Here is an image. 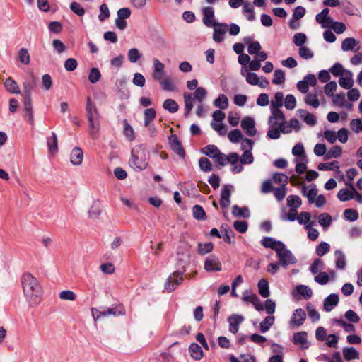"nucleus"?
<instances>
[{
  "label": "nucleus",
  "instance_id": "nucleus-8",
  "mask_svg": "<svg viewBox=\"0 0 362 362\" xmlns=\"http://www.w3.org/2000/svg\"><path fill=\"white\" fill-rule=\"evenodd\" d=\"M277 129H268L267 136L270 139H278L281 136V133L288 134L292 132V127L289 123H287L286 119Z\"/></svg>",
  "mask_w": 362,
  "mask_h": 362
},
{
  "label": "nucleus",
  "instance_id": "nucleus-64",
  "mask_svg": "<svg viewBox=\"0 0 362 362\" xmlns=\"http://www.w3.org/2000/svg\"><path fill=\"white\" fill-rule=\"evenodd\" d=\"M199 165L202 171L209 172L212 170V165L210 160L206 157H202L199 159Z\"/></svg>",
  "mask_w": 362,
  "mask_h": 362
},
{
  "label": "nucleus",
  "instance_id": "nucleus-25",
  "mask_svg": "<svg viewBox=\"0 0 362 362\" xmlns=\"http://www.w3.org/2000/svg\"><path fill=\"white\" fill-rule=\"evenodd\" d=\"M47 144L49 151L52 154H54L58 151L57 136L54 132H52L50 136L47 138Z\"/></svg>",
  "mask_w": 362,
  "mask_h": 362
},
{
  "label": "nucleus",
  "instance_id": "nucleus-52",
  "mask_svg": "<svg viewBox=\"0 0 362 362\" xmlns=\"http://www.w3.org/2000/svg\"><path fill=\"white\" fill-rule=\"evenodd\" d=\"M228 137L232 143H238L240 140L243 139V134L238 129L231 130L228 133Z\"/></svg>",
  "mask_w": 362,
  "mask_h": 362
},
{
  "label": "nucleus",
  "instance_id": "nucleus-62",
  "mask_svg": "<svg viewBox=\"0 0 362 362\" xmlns=\"http://www.w3.org/2000/svg\"><path fill=\"white\" fill-rule=\"evenodd\" d=\"M285 81V74L284 72L281 69H276L274 74V78L272 79V83L274 84L279 85L284 82Z\"/></svg>",
  "mask_w": 362,
  "mask_h": 362
},
{
  "label": "nucleus",
  "instance_id": "nucleus-7",
  "mask_svg": "<svg viewBox=\"0 0 362 362\" xmlns=\"http://www.w3.org/2000/svg\"><path fill=\"white\" fill-rule=\"evenodd\" d=\"M183 281V272H175L168 276L164 287L168 292L173 291Z\"/></svg>",
  "mask_w": 362,
  "mask_h": 362
},
{
  "label": "nucleus",
  "instance_id": "nucleus-28",
  "mask_svg": "<svg viewBox=\"0 0 362 362\" xmlns=\"http://www.w3.org/2000/svg\"><path fill=\"white\" fill-rule=\"evenodd\" d=\"M305 103L314 108H317L320 106V101L317 98V91L316 89L314 93H309L306 95Z\"/></svg>",
  "mask_w": 362,
  "mask_h": 362
},
{
  "label": "nucleus",
  "instance_id": "nucleus-6",
  "mask_svg": "<svg viewBox=\"0 0 362 362\" xmlns=\"http://www.w3.org/2000/svg\"><path fill=\"white\" fill-rule=\"evenodd\" d=\"M276 255L278 257L279 263L284 268H287L290 264H294L297 262V260L292 252L287 248L286 245L284 247H279L276 249Z\"/></svg>",
  "mask_w": 362,
  "mask_h": 362
},
{
  "label": "nucleus",
  "instance_id": "nucleus-32",
  "mask_svg": "<svg viewBox=\"0 0 362 362\" xmlns=\"http://www.w3.org/2000/svg\"><path fill=\"white\" fill-rule=\"evenodd\" d=\"M232 214L236 217H250V211L247 206L243 208L239 207L238 205H234L232 208Z\"/></svg>",
  "mask_w": 362,
  "mask_h": 362
},
{
  "label": "nucleus",
  "instance_id": "nucleus-43",
  "mask_svg": "<svg viewBox=\"0 0 362 362\" xmlns=\"http://www.w3.org/2000/svg\"><path fill=\"white\" fill-rule=\"evenodd\" d=\"M317 168L320 170H338L339 165L337 160L331 163H321L318 165Z\"/></svg>",
  "mask_w": 362,
  "mask_h": 362
},
{
  "label": "nucleus",
  "instance_id": "nucleus-24",
  "mask_svg": "<svg viewBox=\"0 0 362 362\" xmlns=\"http://www.w3.org/2000/svg\"><path fill=\"white\" fill-rule=\"evenodd\" d=\"M183 97L185 101L184 116L185 117H187L193 108L192 102L194 100V98H193L192 94L189 93H185L183 94Z\"/></svg>",
  "mask_w": 362,
  "mask_h": 362
},
{
  "label": "nucleus",
  "instance_id": "nucleus-38",
  "mask_svg": "<svg viewBox=\"0 0 362 362\" xmlns=\"http://www.w3.org/2000/svg\"><path fill=\"white\" fill-rule=\"evenodd\" d=\"M243 12L248 21H253L255 19L254 8L250 2L246 1L243 4Z\"/></svg>",
  "mask_w": 362,
  "mask_h": 362
},
{
  "label": "nucleus",
  "instance_id": "nucleus-31",
  "mask_svg": "<svg viewBox=\"0 0 362 362\" xmlns=\"http://www.w3.org/2000/svg\"><path fill=\"white\" fill-rule=\"evenodd\" d=\"M201 152L205 156L214 159L216 156V154H218L220 152V150L216 146L210 144L203 148L201 150Z\"/></svg>",
  "mask_w": 362,
  "mask_h": 362
},
{
  "label": "nucleus",
  "instance_id": "nucleus-9",
  "mask_svg": "<svg viewBox=\"0 0 362 362\" xmlns=\"http://www.w3.org/2000/svg\"><path fill=\"white\" fill-rule=\"evenodd\" d=\"M271 115L268 119V129H277L282 124L284 120L286 119L284 112L281 110H270Z\"/></svg>",
  "mask_w": 362,
  "mask_h": 362
},
{
  "label": "nucleus",
  "instance_id": "nucleus-2",
  "mask_svg": "<svg viewBox=\"0 0 362 362\" xmlns=\"http://www.w3.org/2000/svg\"><path fill=\"white\" fill-rule=\"evenodd\" d=\"M36 86L35 78L33 75L31 76V80L24 81L23 86V110L25 112L24 115L26 119L30 124L34 123L33 108L32 104V92Z\"/></svg>",
  "mask_w": 362,
  "mask_h": 362
},
{
  "label": "nucleus",
  "instance_id": "nucleus-27",
  "mask_svg": "<svg viewBox=\"0 0 362 362\" xmlns=\"http://www.w3.org/2000/svg\"><path fill=\"white\" fill-rule=\"evenodd\" d=\"M191 356L195 360H200L203 357L202 347L197 343H192L189 347Z\"/></svg>",
  "mask_w": 362,
  "mask_h": 362
},
{
  "label": "nucleus",
  "instance_id": "nucleus-4",
  "mask_svg": "<svg viewBox=\"0 0 362 362\" xmlns=\"http://www.w3.org/2000/svg\"><path fill=\"white\" fill-rule=\"evenodd\" d=\"M86 110L89 124L88 132L92 136H94L100 129L99 113L90 97L87 98Z\"/></svg>",
  "mask_w": 362,
  "mask_h": 362
},
{
  "label": "nucleus",
  "instance_id": "nucleus-11",
  "mask_svg": "<svg viewBox=\"0 0 362 362\" xmlns=\"http://www.w3.org/2000/svg\"><path fill=\"white\" fill-rule=\"evenodd\" d=\"M233 189V186L231 185H225L223 186L221 192L220 205L223 209H227L230 204L231 192Z\"/></svg>",
  "mask_w": 362,
  "mask_h": 362
},
{
  "label": "nucleus",
  "instance_id": "nucleus-13",
  "mask_svg": "<svg viewBox=\"0 0 362 362\" xmlns=\"http://www.w3.org/2000/svg\"><path fill=\"white\" fill-rule=\"evenodd\" d=\"M169 143L171 149L180 158H184L185 157V149L179 140L178 137L175 134H172L169 136Z\"/></svg>",
  "mask_w": 362,
  "mask_h": 362
},
{
  "label": "nucleus",
  "instance_id": "nucleus-53",
  "mask_svg": "<svg viewBox=\"0 0 362 362\" xmlns=\"http://www.w3.org/2000/svg\"><path fill=\"white\" fill-rule=\"evenodd\" d=\"M221 232H223V234L221 235V238H223L226 243L230 244L232 243L231 237L234 238L235 236L234 232L228 227L224 228L223 226H221Z\"/></svg>",
  "mask_w": 362,
  "mask_h": 362
},
{
  "label": "nucleus",
  "instance_id": "nucleus-46",
  "mask_svg": "<svg viewBox=\"0 0 362 362\" xmlns=\"http://www.w3.org/2000/svg\"><path fill=\"white\" fill-rule=\"evenodd\" d=\"M197 247H198L197 252L200 255H204L207 253H209L210 252H211L213 250L214 245L212 243H206L204 244L199 243Z\"/></svg>",
  "mask_w": 362,
  "mask_h": 362
},
{
  "label": "nucleus",
  "instance_id": "nucleus-1",
  "mask_svg": "<svg viewBox=\"0 0 362 362\" xmlns=\"http://www.w3.org/2000/svg\"><path fill=\"white\" fill-rule=\"evenodd\" d=\"M24 295L31 306L37 305L41 300L42 289L37 279L30 273H25L21 277Z\"/></svg>",
  "mask_w": 362,
  "mask_h": 362
},
{
  "label": "nucleus",
  "instance_id": "nucleus-56",
  "mask_svg": "<svg viewBox=\"0 0 362 362\" xmlns=\"http://www.w3.org/2000/svg\"><path fill=\"white\" fill-rule=\"evenodd\" d=\"M337 84L335 81H329L324 86L325 93L328 97H332V96H334V92L337 90Z\"/></svg>",
  "mask_w": 362,
  "mask_h": 362
},
{
  "label": "nucleus",
  "instance_id": "nucleus-44",
  "mask_svg": "<svg viewBox=\"0 0 362 362\" xmlns=\"http://www.w3.org/2000/svg\"><path fill=\"white\" fill-rule=\"evenodd\" d=\"M160 81V87L163 90L167 91H175L176 86L170 78H165Z\"/></svg>",
  "mask_w": 362,
  "mask_h": 362
},
{
  "label": "nucleus",
  "instance_id": "nucleus-17",
  "mask_svg": "<svg viewBox=\"0 0 362 362\" xmlns=\"http://www.w3.org/2000/svg\"><path fill=\"white\" fill-rule=\"evenodd\" d=\"M353 73L350 71H344L339 79V86L344 89H350L354 86Z\"/></svg>",
  "mask_w": 362,
  "mask_h": 362
},
{
  "label": "nucleus",
  "instance_id": "nucleus-57",
  "mask_svg": "<svg viewBox=\"0 0 362 362\" xmlns=\"http://www.w3.org/2000/svg\"><path fill=\"white\" fill-rule=\"evenodd\" d=\"M307 341V333L304 331L296 332L293 334V342L294 344H303Z\"/></svg>",
  "mask_w": 362,
  "mask_h": 362
},
{
  "label": "nucleus",
  "instance_id": "nucleus-16",
  "mask_svg": "<svg viewBox=\"0 0 362 362\" xmlns=\"http://www.w3.org/2000/svg\"><path fill=\"white\" fill-rule=\"evenodd\" d=\"M245 317L238 314H233L228 318L229 323V331L233 334H236L239 329V325L244 321Z\"/></svg>",
  "mask_w": 362,
  "mask_h": 362
},
{
  "label": "nucleus",
  "instance_id": "nucleus-40",
  "mask_svg": "<svg viewBox=\"0 0 362 362\" xmlns=\"http://www.w3.org/2000/svg\"><path fill=\"white\" fill-rule=\"evenodd\" d=\"M214 104L216 107L221 110H226L228 106V100L226 95L220 94L219 96L214 101Z\"/></svg>",
  "mask_w": 362,
  "mask_h": 362
},
{
  "label": "nucleus",
  "instance_id": "nucleus-48",
  "mask_svg": "<svg viewBox=\"0 0 362 362\" xmlns=\"http://www.w3.org/2000/svg\"><path fill=\"white\" fill-rule=\"evenodd\" d=\"M324 263L320 258H316L313 260L312 264L310 267V271L313 274H316L319 271L323 269Z\"/></svg>",
  "mask_w": 362,
  "mask_h": 362
},
{
  "label": "nucleus",
  "instance_id": "nucleus-22",
  "mask_svg": "<svg viewBox=\"0 0 362 362\" xmlns=\"http://www.w3.org/2000/svg\"><path fill=\"white\" fill-rule=\"evenodd\" d=\"M83 158V153L81 148L75 147L71 151L70 154V161L74 165H79L81 164Z\"/></svg>",
  "mask_w": 362,
  "mask_h": 362
},
{
  "label": "nucleus",
  "instance_id": "nucleus-61",
  "mask_svg": "<svg viewBox=\"0 0 362 362\" xmlns=\"http://www.w3.org/2000/svg\"><path fill=\"white\" fill-rule=\"evenodd\" d=\"M273 180L276 183L281 184V187H286L288 177L286 174L276 173L273 175Z\"/></svg>",
  "mask_w": 362,
  "mask_h": 362
},
{
  "label": "nucleus",
  "instance_id": "nucleus-20",
  "mask_svg": "<svg viewBox=\"0 0 362 362\" xmlns=\"http://www.w3.org/2000/svg\"><path fill=\"white\" fill-rule=\"evenodd\" d=\"M203 22L207 27H212L216 22L214 21V11L211 6L203 8Z\"/></svg>",
  "mask_w": 362,
  "mask_h": 362
},
{
  "label": "nucleus",
  "instance_id": "nucleus-12",
  "mask_svg": "<svg viewBox=\"0 0 362 362\" xmlns=\"http://www.w3.org/2000/svg\"><path fill=\"white\" fill-rule=\"evenodd\" d=\"M241 128L245 131V134L249 136H254L257 134L255 128V122L252 117H246L241 121Z\"/></svg>",
  "mask_w": 362,
  "mask_h": 362
},
{
  "label": "nucleus",
  "instance_id": "nucleus-37",
  "mask_svg": "<svg viewBox=\"0 0 362 362\" xmlns=\"http://www.w3.org/2000/svg\"><path fill=\"white\" fill-rule=\"evenodd\" d=\"M144 124L145 127H148L149 124L153 121L156 116V112L153 108H147L144 112Z\"/></svg>",
  "mask_w": 362,
  "mask_h": 362
},
{
  "label": "nucleus",
  "instance_id": "nucleus-26",
  "mask_svg": "<svg viewBox=\"0 0 362 362\" xmlns=\"http://www.w3.org/2000/svg\"><path fill=\"white\" fill-rule=\"evenodd\" d=\"M5 88L7 91L13 94H19L21 90L17 83L12 78H8L4 83Z\"/></svg>",
  "mask_w": 362,
  "mask_h": 362
},
{
  "label": "nucleus",
  "instance_id": "nucleus-59",
  "mask_svg": "<svg viewBox=\"0 0 362 362\" xmlns=\"http://www.w3.org/2000/svg\"><path fill=\"white\" fill-rule=\"evenodd\" d=\"M329 12V8H326L322 9V11L316 15L315 20L318 23H324L325 21H329L331 22V17L328 16Z\"/></svg>",
  "mask_w": 362,
  "mask_h": 362
},
{
  "label": "nucleus",
  "instance_id": "nucleus-54",
  "mask_svg": "<svg viewBox=\"0 0 362 362\" xmlns=\"http://www.w3.org/2000/svg\"><path fill=\"white\" fill-rule=\"evenodd\" d=\"M296 291L299 295L303 296L305 299H309L313 295L312 290L305 285L298 286Z\"/></svg>",
  "mask_w": 362,
  "mask_h": 362
},
{
  "label": "nucleus",
  "instance_id": "nucleus-23",
  "mask_svg": "<svg viewBox=\"0 0 362 362\" xmlns=\"http://www.w3.org/2000/svg\"><path fill=\"white\" fill-rule=\"evenodd\" d=\"M311 214L309 212H301L298 216L297 221L299 224L304 225L305 228H310L313 227L315 223L310 221Z\"/></svg>",
  "mask_w": 362,
  "mask_h": 362
},
{
  "label": "nucleus",
  "instance_id": "nucleus-63",
  "mask_svg": "<svg viewBox=\"0 0 362 362\" xmlns=\"http://www.w3.org/2000/svg\"><path fill=\"white\" fill-rule=\"evenodd\" d=\"M101 77L100 72L98 68L93 67L90 70L88 80L91 83H97Z\"/></svg>",
  "mask_w": 362,
  "mask_h": 362
},
{
  "label": "nucleus",
  "instance_id": "nucleus-30",
  "mask_svg": "<svg viewBox=\"0 0 362 362\" xmlns=\"http://www.w3.org/2000/svg\"><path fill=\"white\" fill-rule=\"evenodd\" d=\"M357 44V41L354 37H347L341 42V49L344 52L350 50L356 52L358 49L354 50V47Z\"/></svg>",
  "mask_w": 362,
  "mask_h": 362
},
{
  "label": "nucleus",
  "instance_id": "nucleus-5",
  "mask_svg": "<svg viewBox=\"0 0 362 362\" xmlns=\"http://www.w3.org/2000/svg\"><path fill=\"white\" fill-rule=\"evenodd\" d=\"M91 313L94 320H98L100 317H105L109 315H113L115 317L123 316L126 314V310L122 304H118L103 311H101L98 308H92Z\"/></svg>",
  "mask_w": 362,
  "mask_h": 362
},
{
  "label": "nucleus",
  "instance_id": "nucleus-47",
  "mask_svg": "<svg viewBox=\"0 0 362 362\" xmlns=\"http://www.w3.org/2000/svg\"><path fill=\"white\" fill-rule=\"evenodd\" d=\"M319 223L324 228L325 230L329 227L332 222V216L327 213H322L319 216Z\"/></svg>",
  "mask_w": 362,
  "mask_h": 362
},
{
  "label": "nucleus",
  "instance_id": "nucleus-29",
  "mask_svg": "<svg viewBox=\"0 0 362 362\" xmlns=\"http://www.w3.org/2000/svg\"><path fill=\"white\" fill-rule=\"evenodd\" d=\"M257 286H258L259 293L263 298H267L269 296L270 292H269V283L265 279H260L258 282Z\"/></svg>",
  "mask_w": 362,
  "mask_h": 362
},
{
  "label": "nucleus",
  "instance_id": "nucleus-49",
  "mask_svg": "<svg viewBox=\"0 0 362 362\" xmlns=\"http://www.w3.org/2000/svg\"><path fill=\"white\" fill-rule=\"evenodd\" d=\"M349 69H346L343 67L342 64L339 62H336L331 68H329V71L334 76H341L344 74V71H348Z\"/></svg>",
  "mask_w": 362,
  "mask_h": 362
},
{
  "label": "nucleus",
  "instance_id": "nucleus-10",
  "mask_svg": "<svg viewBox=\"0 0 362 362\" xmlns=\"http://www.w3.org/2000/svg\"><path fill=\"white\" fill-rule=\"evenodd\" d=\"M214 27L213 40L216 42L223 41V35L228 31V25L223 23H216L212 25Z\"/></svg>",
  "mask_w": 362,
  "mask_h": 362
},
{
  "label": "nucleus",
  "instance_id": "nucleus-36",
  "mask_svg": "<svg viewBox=\"0 0 362 362\" xmlns=\"http://www.w3.org/2000/svg\"><path fill=\"white\" fill-rule=\"evenodd\" d=\"M343 355L346 361L358 358L359 354L354 347H346L343 349Z\"/></svg>",
  "mask_w": 362,
  "mask_h": 362
},
{
  "label": "nucleus",
  "instance_id": "nucleus-42",
  "mask_svg": "<svg viewBox=\"0 0 362 362\" xmlns=\"http://www.w3.org/2000/svg\"><path fill=\"white\" fill-rule=\"evenodd\" d=\"M337 197L341 202L349 201L354 198V191L342 189L338 192Z\"/></svg>",
  "mask_w": 362,
  "mask_h": 362
},
{
  "label": "nucleus",
  "instance_id": "nucleus-14",
  "mask_svg": "<svg viewBox=\"0 0 362 362\" xmlns=\"http://www.w3.org/2000/svg\"><path fill=\"white\" fill-rule=\"evenodd\" d=\"M204 269L207 272L221 271V264L219 259L214 255H209L204 262Z\"/></svg>",
  "mask_w": 362,
  "mask_h": 362
},
{
  "label": "nucleus",
  "instance_id": "nucleus-50",
  "mask_svg": "<svg viewBox=\"0 0 362 362\" xmlns=\"http://www.w3.org/2000/svg\"><path fill=\"white\" fill-rule=\"evenodd\" d=\"M298 112L305 113V115H300V117L307 124L313 126L316 124L317 119L313 114L306 112L304 110H298Z\"/></svg>",
  "mask_w": 362,
  "mask_h": 362
},
{
  "label": "nucleus",
  "instance_id": "nucleus-58",
  "mask_svg": "<svg viewBox=\"0 0 362 362\" xmlns=\"http://www.w3.org/2000/svg\"><path fill=\"white\" fill-rule=\"evenodd\" d=\"M19 61L25 64L28 65L30 63V54L28 53V51L25 48H21L18 51V53Z\"/></svg>",
  "mask_w": 362,
  "mask_h": 362
},
{
  "label": "nucleus",
  "instance_id": "nucleus-15",
  "mask_svg": "<svg viewBox=\"0 0 362 362\" xmlns=\"http://www.w3.org/2000/svg\"><path fill=\"white\" fill-rule=\"evenodd\" d=\"M305 318V311L302 308H298L294 310L292 315L290 325L292 327H300L304 323Z\"/></svg>",
  "mask_w": 362,
  "mask_h": 362
},
{
  "label": "nucleus",
  "instance_id": "nucleus-55",
  "mask_svg": "<svg viewBox=\"0 0 362 362\" xmlns=\"http://www.w3.org/2000/svg\"><path fill=\"white\" fill-rule=\"evenodd\" d=\"M308 313V316L310 318L311 321L313 322H317L320 318V315L317 310H315V308L310 303H308L306 307Z\"/></svg>",
  "mask_w": 362,
  "mask_h": 362
},
{
  "label": "nucleus",
  "instance_id": "nucleus-18",
  "mask_svg": "<svg viewBox=\"0 0 362 362\" xmlns=\"http://www.w3.org/2000/svg\"><path fill=\"white\" fill-rule=\"evenodd\" d=\"M339 298L337 294L332 293L329 295L323 303V307L325 311L330 312L339 303Z\"/></svg>",
  "mask_w": 362,
  "mask_h": 362
},
{
  "label": "nucleus",
  "instance_id": "nucleus-21",
  "mask_svg": "<svg viewBox=\"0 0 362 362\" xmlns=\"http://www.w3.org/2000/svg\"><path fill=\"white\" fill-rule=\"evenodd\" d=\"M262 245L266 248H271L276 251L279 247H284V243L280 240H276L272 237H264L261 240Z\"/></svg>",
  "mask_w": 362,
  "mask_h": 362
},
{
  "label": "nucleus",
  "instance_id": "nucleus-60",
  "mask_svg": "<svg viewBox=\"0 0 362 362\" xmlns=\"http://www.w3.org/2000/svg\"><path fill=\"white\" fill-rule=\"evenodd\" d=\"M127 57L130 62L136 63L140 58H141L142 54L139 52L138 49L132 48L128 51Z\"/></svg>",
  "mask_w": 362,
  "mask_h": 362
},
{
  "label": "nucleus",
  "instance_id": "nucleus-19",
  "mask_svg": "<svg viewBox=\"0 0 362 362\" xmlns=\"http://www.w3.org/2000/svg\"><path fill=\"white\" fill-rule=\"evenodd\" d=\"M153 78L156 81H160L164 74H165V72H164V69H165V65L163 63H162L161 62H160L158 59H154L153 60Z\"/></svg>",
  "mask_w": 362,
  "mask_h": 362
},
{
  "label": "nucleus",
  "instance_id": "nucleus-41",
  "mask_svg": "<svg viewBox=\"0 0 362 362\" xmlns=\"http://www.w3.org/2000/svg\"><path fill=\"white\" fill-rule=\"evenodd\" d=\"M192 212L195 219L199 221L206 220V215L202 206L198 204L194 205L192 208Z\"/></svg>",
  "mask_w": 362,
  "mask_h": 362
},
{
  "label": "nucleus",
  "instance_id": "nucleus-35",
  "mask_svg": "<svg viewBox=\"0 0 362 362\" xmlns=\"http://www.w3.org/2000/svg\"><path fill=\"white\" fill-rule=\"evenodd\" d=\"M284 100V94L282 92H277L274 95V100L271 102L270 110H280L282 107Z\"/></svg>",
  "mask_w": 362,
  "mask_h": 362
},
{
  "label": "nucleus",
  "instance_id": "nucleus-3",
  "mask_svg": "<svg viewBox=\"0 0 362 362\" xmlns=\"http://www.w3.org/2000/svg\"><path fill=\"white\" fill-rule=\"evenodd\" d=\"M149 151L144 145L135 146L132 149L129 166L135 170L141 171L148 165Z\"/></svg>",
  "mask_w": 362,
  "mask_h": 362
},
{
  "label": "nucleus",
  "instance_id": "nucleus-39",
  "mask_svg": "<svg viewBox=\"0 0 362 362\" xmlns=\"http://www.w3.org/2000/svg\"><path fill=\"white\" fill-rule=\"evenodd\" d=\"M163 107L170 113H175L179 109L178 104L173 99H166L163 103Z\"/></svg>",
  "mask_w": 362,
  "mask_h": 362
},
{
  "label": "nucleus",
  "instance_id": "nucleus-34",
  "mask_svg": "<svg viewBox=\"0 0 362 362\" xmlns=\"http://www.w3.org/2000/svg\"><path fill=\"white\" fill-rule=\"evenodd\" d=\"M334 255L336 257V267L344 270L346 267V258L344 252L340 250H337Z\"/></svg>",
  "mask_w": 362,
  "mask_h": 362
},
{
  "label": "nucleus",
  "instance_id": "nucleus-45",
  "mask_svg": "<svg viewBox=\"0 0 362 362\" xmlns=\"http://www.w3.org/2000/svg\"><path fill=\"white\" fill-rule=\"evenodd\" d=\"M286 201L288 206L293 209H298L302 204L301 199L298 195H289Z\"/></svg>",
  "mask_w": 362,
  "mask_h": 362
},
{
  "label": "nucleus",
  "instance_id": "nucleus-51",
  "mask_svg": "<svg viewBox=\"0 0 362 362\" xmlns=\"http://www.w3.org/2000/svg\"><path fill=\"white\" fill-rule=\"evenodd\" d=\"M330 250L329 245L326 242H321L319 245L316 246L315 252L316 254L322 257L329 252Z\"/></svg>",
  "mask_w": 362,
  "mask_h": 362
},
{
  "label": "nucleus",
  "instance_id": "nucleus-33",
  "mask_svg": "<svg viewBox=\"0 0 362 362\" xmlns=\"http://www.w3.org/2000/svg\"><path fill=\"white\" fill-rule=\"evenodd\" d=\"M275 320L274 316L269 315L266 317L260 323L259 330L262 333H265L269 330L270 327L274 325Z\"/></svg>",
  "mask_w": 362,
  "mask_h": 362
}]
</instances>
